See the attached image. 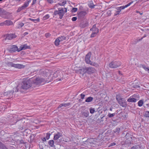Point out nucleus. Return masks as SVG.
Instances as JSON below:
<instances>
[{
  "mask_svg": "<svg viewBox=\"0 0 149 149\" xmlns=\"http://www.w3.org/2000/svg\"><path fill=\"white\" fill-rule=\"evenodd\" d=\"M58 10H55L54 11V15H58L59 16V18L61 19L64 14L67 12V9L65 8H58Z\"/></svg>",
  "mask_w": 149,
  "mask_h": 149,
  "instance_id": "nucleus-1",
  "label": "nucleus"
},
{
  "mask_svg": "<svg viewBox=\"0 0 149 149\" xmlns=\"http://www.w3.org/2000/svg\"><path fill=\"white\" fill-rule=\"evenodd\" d=\"M26 48L27 46L25 44L21 46L19 49H18V48L16 46L13 45L10 46L9 51L10 52H14L17 51L18 52H19L22 50L25 49Z\"/></svg>",
  "mask_w": 149,
  "mask_h": 149,
  "instance_id": "nucleus-2",
  "label": "nucleus"
},
{
  "mask_svg": "<svg viewBox=\"0 0 149 149\" xmlns=\"http://www.w3.org/2000/svg\"><path fill=\"white\" fill-rule=\"evenodd\" d=\"M32 81L31 79L24 80L22 82L21 88L24 89H27L31 86V83Z\"/></svg>",
  "mask_w": 149,
  "mask_h": 149,
  "instance_id": "nucleus-3",
  "label": "nucleus"
},
{
  "mask_svg": "<svg viewBox=\"0 0 149 149\" xmlns=\"http://www.w3.org/2000/svg\"><path fill=\"white\" fill-rule=\"evenodd\" d=\"M31 80L33 81V83L37 85L40 84L42 83L44 84L46 82V81L45 79L39 77L34 78L33 79H32Z\"/></svg>",
  "mask_w": 149,
  "mask_h": 149,
  "instance_id": "nucleus-4",
  "label": "nucleus"
},
{
  "mask_svg": "<svg viewBox=\"0 0 149 149\" xmlns=\"http://www.w3.org/2000/svg\"><path fill=\"white\" fill-rule=\"evenodd\" d=\"M7 65L9 67H12L18 69L24 68L25 67V66L22 64H15L11 62H8L7 63Z\"/></svg>",
  "mask_w": 149,
  "mask_h": 149,
  "instance_id": "nucleus-5",
  "label": "nucleus"
},
{
  "mask_svg": "<svg viewBox=\"0 0 149 149\" xmlns=\"http://www.w3.org/2000/svg\"><path fill=\"white\" fill-rule=\"evenodd\" d=\"M121 65V63L119 61H113L109 64V67L112 68H116L119 67Z\"/></svg>",
  "mask_w": 149,
  "mask_h": 149,
  "instance_id": "nucleus-6",
  "label": "nucleus"
},
{
  "mask_svg": "<svg viewBox=\"0 0 149 149\" xmlns=\"http://www.w3.org/2000/svg\"><path fill=\"white\" fill-rule=\"evenodd\" d=\"M133 3V1H132L130 2L129 3L123 6H121L117 7L116 8V9L118 10H119V11H120V12H121V10H123L125 9V8L127 7H128L130 6Z\"/></svg>",
  "mask_w": 149,
  "mask_h": 149,
  "instance_id": "nucleus-7",
  "label": "nucleus"
},
{
  "mask_svg": "<svg viewBox=\"0 0 149 149\" xmlns=\"http://www.w3.org/2000/svg\"><path fill=\"white\" fill-rule=\"evenodd\" d=\"M8 14V12L0 8V16L6 18V15Z\"/></svg>",
  "mask_w": 149,
  "mask_h": 149,
  "instance_id": "nucleus-8",
  "label": "nucleus"
},
{
  "mask_svg": "<svg viewBox=\"0 0 149 149\" xmlns=\"http://www.w3.org/2000/svg\"><path fill=\"white\" fill-rule=\"evenodd\" d=\"M91 55V52H89L86 55L85 60L86 63L87 64L91 63V61L90 59Z\"/></svg>",
  "mask_w": 149,
  "mask_h": 149,
  "instance_id": "nucleus-9",
  "label": "nucleus"
},
{
  "mask_svg": "<svg viewBox=\"0 0 149 149\" xmlns=\"http://www.w3.org/2000/svg\"><path fill=\"white\" fill-rule=\"evenodd\" d=\"M43 73V76L45 77L48 76V78H49V76L50 75L49 71L47 69L45 70H44L42 71Z\"/></svg>",
  "mask_w": 149,
  "mask_h": 149,
  "instance_id": "nucleus-10",
  "label": "nucleus"
},
{
  "mask_svg": "<svg viewBox=\"0 0 149 149\" xmlns=\"http://www.w3.org/2000/svg\"><path fill=\"white\" fill-rule=\"evenodd\" d=\"M87 72L89 74H91L96 72L95 69L93 68H87Z\"/></svg>",
  "mask_w": 149,
  "mask_h": 149,
  "instance_id": "nucleus-11",
  "label": "nucleus"
},
{
  "mask_svg": "<svg viewBox=\"0 0 149 149\" xmlns=\"http://www.w3.org/2000/svg\"><path fill=\"white\" fill-rule=\"evenodd\" d=\"M135 96V95L134 94L133 95L130 96L127 100V102H136L137 100L134 98Z\"/></svg>",
  "mask_w": 149,
  "mask_h": 149,
  "instance_id": "nucleus-12",
  "label": "nucleus"
},
{
  "mask_svg": "<svg viewBox=\"0 0 149 149\" xmlns=\"http://www.w3.org/2000/svg\"><path fill=\"white\" fill-rule=\"evenodd\" d=\"M16 37V36L14 34H9L6 36L5 40H11Z\"/></svg>",
  "mask_w": 149,
  "mask_h": 149,
  "instance_id": "nucleus-13",
  "label": "nucleus"
},
{
  "mask_svg": "<svg viewBox=\"0 0 149 149\" xmlns=\"http://www.w3.org/2000/svg\"><path fill=\"white\" fill-rule=\"evenodd\" d=\"M31 0H27L24 2L22 6L24 9L29 6V3L31 1Z\"/></svg>",
  "mask_w": 149,
  "mask_h": 149,
  "instance_id": "nucleus-14",
  "label": "nucleus"
},
{
  "mask_svg": "<svg viewBox=\"0 0 149 149\" xmlns=\"http://www.w3.org/2000/svg\"><path fill=\"white\" fill-rule=\"evenodd\" d=\"M87 68H83L79 69L78 71V72L80 74H84L86 72H87Z\"/></svg>",
  "mask_w": 149,
  "mask_h": 149,
  "instance_id": "nucleus-15",
  "label": "nucleus"
},
{
  "mask_svg": "<svg viewBox=\"0 0 149 149\" xmlns=\"http://www.w3.org/2000/svg\"><path fill=\"white\" fill-rule=\"evenodd\" d=\"M5 25L6 26H10L13 25V22L9 20H7L4 22Z\"/></svg>",
  "mask_w": 149,
  "mask_h": 149,
  "instance_id": "nucleus-16",
  "label": "nucleus"
},
{
  "mask_svg": "<svg viewBox=\"0 0 149 149\" xmlns=\"http://www.w3.org/2000/svg\"><path fill=\"white\" fill-rule=\"evenodd\" d=\"M87 13L86 11H82L79 13L78 14V16L81 17H83L87 14Z\"/></svg>",
  "mask_w": 149,
  "mask_h": 149,
  "instance_id": "nucleus-17",
  "label": "nucleus"
},
{
  "mask_svg": "<svg viewBox=\"0 0 149 149\" xmlns=\"http://www.w3.org/2000/svg\"><path fill=\"white\" fill-rule=\"evenodd\" d=\"M91 31H92L93 32L98 33L99 29L96 28V25L94 24L93 25L92 28L90 29Z\"/></svg>",
  "mask_w": 149,
  "mask_h": 149,
  "instance_id": "nucleus-18",
  "label": "nucleus"
},
{
  "mask_svg": "<svg viewBox=\"0 0 149 149\" xmlns=\"http://www.w3.org/2000/svg\"><path fill=\"white\" fill-rule=\"evenodd\" d=\"M66 3V1H63L61 3H59L58 4H56L54 6V8L58 7L59 5L60 6H63Z\"/></svg>",
  "mask_w": 149,
  "mask_h": 149,
  "instance_id": "nucleus-19",
  "label": "nucleus"
},
{
  "mask_svg": "<svg viewBox=\"0 0 149 149\" xmlns=\"http://www.w3.org/2000/svg\"><path fill=\"white\" fill-rule=\"evenodd\" d=\"M62 134L60 133H58L57 134H54V140H56L61 137Z\"/></svg>",
  "mask_w": 149,
  "mask_h": 149,
  "instance_id": "nucleus-20",
  "label": "nucleus"
},
{
  "mask_svg": "<svg viewBox=\"0 0 149 149\" xmlns=\"http://www.w3.org/2000/svg\"><path fill=\"white\" fill-rule=\"evenodd\" d=\"M142 148L140 145H135L132 147L131 149H142Z\"/></svg>",
  "mask_w": 149,
  "mask_h": 149,
  "instance_id": "nucleus-21",
  "label": "nucleus"
},
{
  "mask_svg": "<svg viewBox=\"0 0 149 149\" xmlns=\"http://www.w3.org/2000/svg\"><path fill=\"white\" fill-rule=\"evenodd\" d=\"M70 103H62L58 107V108H60L63 106L64 107H67L68 106L70 105Z\"/></svg>",
  "mask_w": 149,
  "mask_h": 149,
  "instance_id": "nucleus-22",
  "label": "nucleus"
},
{
  "mask_svg": "<svg viewBox=\"0 0 149 149\" xmlns=\"http://www.w3.org/2000/svg\"><path fill=\"white\" fill-rule=\"evenodd\" d=\"M93 97H89L87 98L85 100V102H90L93 100Z\"/></svg>",
  "mask_w": 149,
  "mask_h": 149,
  "instance_id": "nucleus-23",
  "label": "nucleus"
},
{
  "mask_svg": "<svg viewBox=\"0 0 149 149\" xmlns=\"http://www.w3.org/2000/svg\"><path fill=\"white\" fill-rule=\"evenodd\" d=\"M54 141L53 140H49L48 142V143L51 147H54Z\"/></svg>",
  "mask_w": 149,
  "mask_h": 149,
  "instance_id": "nucleus-24",
  "label": "nucleus"
},
{
  "mask_svg": "<svg viewBox=\"0 0 149 149\" xmlns=\"http://www.w3.org/2000/svg\"><path fill=\"white\" fill-rule=\"evenodd\" d=\"M28 19L34 22L35 23H36L37 22H39L40 21V19L39 18L36 19L29 18Z\"/></svg>",
  "mask_w": 149,
  "mask_h": 149,
  "instance_id": "nucleus-25",
  "label": "nucleus"
},
{
  "mask_svg": "<svg viewBox=\"0 0 149 149\" xmlns=\"http://www.w3.org/2000/svg\"><path fill=\"white\" fill-rule=\"evenodd\" d=\"M143 104V100H140L138 103V105L139 106L141 107L142 106Z\"/></svg>",
  "mask_w": 149,
  "mask_h": 149,
  "instance_id": "nucleus-26",
  "label": "nucleus"
},
{
  "mask_svg": "<svg viewBox=\"0 0 149 149\" xmlns=\"http://www.w3.org/2000/svg\"><path fill=\"white\" fill-rule=\"evenodd\" d=\"M60 42V41L59 40V39H58V38H57L55 40L54 42V43L55 45L56 46H58L59 45V43Z\"/></svg>",
  "mask_w": 149,
  "mask_h": 149,
  "instance_id": "nucleus-27",
  "label": "nucleus"
},
{
  "mask_svg": "<svg viewBox=\"0 0 149 149\" xmlns=\"http://www.w3.org/2000/svg\"><path fill=\"white\" fill-rule=\"evenodd\" d=\"M24 9H25L23 7H22V6H20L18 7L17 10V13H19L21 11Z\"/></svg>",
  "mask_w": 149,
  "mask_h": 149,
  "instance_id": "nucleus-28",
  "label": "nucleus"
},
{
  "mask_svg": "<svg viewBox=\"0 0 149 149\" xmlns=\"http://www.w3.org/2000/svg\"><path fill=\"white\" fill-rule=\"evenodd\" d=\"M0 149H7L4 145L0 142Z\"/></svg>",
  "mask_w": 149,
  "mask_h": 149,
  "instance_id": "nucleus-29",
  "label": "nucleus"
},
{
  "mask_svg": "<svg viewBox=\"0 0 149 149\" xmlns=\"http://www.w3.org/2000/svg\"><path fill=\"white\" fill-rule=\"evenodd\" d=\"M60 42L65 40L66 39V37L64 36H62L61 37L58 38Z\"/></svg>",
  "mask_w": 149,
  "mask_h": 149,
  "instance_id": "nucleus-30",
  "label": "nucleus"
},
{
  "mask_svg": "<svg viewBox=\"0 0 149 149\" xmlns=\"http://www.w3.org/2000/svg\"><path fill=\"white\" fill-rule=\"evenodd\" d=\"M88 64H91L93 66H94L95 67H97L98 66V65L97 64L95 63V62H93L91 61V63H89Z\"/></svg>",
  "mask_w": 149,
  "mask_h": 149,
  "instance_id": "nucleus-31",
  "label": "nucleus"
},
{
  "mask_svg": "<svg viewBox=\"0 0 149 149\" xmlns=\"http://www.w3.org/2000/svg\"><path fill=\"white\" fill-rule=\"evenodd\" d=\"M89 7L91 8H94L95 5H94L93 3H90L88 5Z\"/></svg>",
  "mask_w": 149,
  "mask_h": 149,
  "instance_id": "nucleus-32",
  "label": "nucleus"
},
{
  "mask_svg": "<svg viewBox=\"0 0 149 149\" xmlns=\"http://www.w3.org/2000/svg\"><path fill=\"white\" fill-rule=\"evenodd\" d=\"M95 111V109L92 107H91L90 109V112L92 114L94 113Z\"/></svg>",
  "mask_w": 149,
  "mask_h": 149,
  "instance_id": "nucleus-33",
  "label": "nucleus"
},
{
  "mask_svg": "<svg viewBox=\"0 0 149 149\" xmlns=\"http://www.w3.org/2000/svg\"><path fill=\"white\" fill-rule=\"evenodd\" d=\"M24 23H22V22H19L18 24V27L19 28H21L23 26H24Z\"/></svg>",
  "mask_w": 149,
  "mask_h": 149,
  "instance_id": "nucleus-34",
  "label": "nucleus"
},
{
  "mask_svg": "<svg viewBox=\"0 0 149 149\" xmlns=\"http://www.w3.org/2000/svg\"><path fill=\"white\" fill-rule=\"evenodd\" d=\"M116 113H109L108 116L109 118H111L112 117H113L115 115Z\"/></svg>",
  "mask_w": 149,
  "mask_h": 149,
  "instance_id": "nucleus-35",
  "label": "nucleus"
},
{
  "mask_svg": "<svg viewBox=\"0 0 149 149\" xmlns=\"http://www.w3.org/2000/svg\"><path fill=\"white\" fill-rule=\"evenodd\" d=\"M144 116L146 117H149V111H146L145 112Z\"/></svg>",
  "mask_w": 149,
  "mask_h": 149,
  "instance_id": "nucleus-36",
  "label": "nucleus"
},
{
  "mask_svg": "<svg viewBox=\"0 0 149 149\" xmlns=\"http://www.w3.org/2000/svg\"><path fill=\"white\" fill-rule=\"evenodd\" d=\"M49 17L50 16L49 15L47 14L44 16L43 19L44 20L47 19H48L49 18Z\"/></svg>",
  "mask_w": 149,
  "mask_h": 149,
  "instance_id": "nucleus-37",
  "label": "nucleus"
},
{
  "mask_svg": "<svg viewBox=\"0 0 149 149\" xmlns=\"http://www.w3.org/2000/svg\"><path fill=\"white\" fill-rule=\"evenodd\" d=\"M50 135L51 134L49 133H47L46 134V136L45 138L47 139L48 140L49 139Z\"/></svg>",
  "mask_w": 149,
  "mask_h": 149,
  "instance_id": "nucleus-38",
  "label": "nucleus"
},
{
  "mask_svg": "<svg viewBox=\"0 0 149 149\" xmlns=\"http://www.w3.org/2000/svg\"><path fill=\"white\" fill-rule=\"evenodd\" d=\"M98 33L93 32L92 34L91 35V38L95 36Z\"/></svg>",
  "mask_w": 149,
  "mask_h": 149,
  "instance_id": "nucleus-39",
  "label": "nucleus"
},
{
  "mask_svg": "<svg viewBox=\"0 0 149 149\" xmlns=\"http://www.w3.org/2000/svg\"><path fill=\"white\" fill-rule=\"evenodd\" d=\"M89 113L88 111L86 113H83V115L84 116L86 117H87L89 116Z\"/></svg>",
  "mask_w": 149,
  "mask_h": 149,
  "instance_id": "nucleus-40",
  "label": "nucleus"
},
{
  "mask_svg": "<svg viewBox=\"0 0 149 149\" xmlns=\"http://www.w3.org/2000/svg\"><path fill=\"white\" fill-rule=\"evenodd\" d=\"M120 13V11L119 10H116V13L114 14L115 16H116L117 15H119Z\"/></svg>",
  "mask_w": 149,
  "mask_h": 149,
  "instance_id": "nucleus-41",
  "label": "nucleus"
},
{
  "mask_svg": "<svg viewBox=\"0 0 149 149\" xmlns=\"http://www.w3.org/2000/svg\"><path fill=\"white\" fill-rule=\"evenodd\" d=\"M80 96L81 99L83 100L84 98L85 95L83 93H81L80 94Z\"/></svg>",
  "mask_w": 149,
  "mask_h": 149,
  "instance_id": "nucleus-42",
  "label": "nucleus"
},
{
  "mask_svg": "<svg viewBox=\"0 0 149 149\" xmlns=\"http://www.w3.org/2000/svg\"><path fill=\"white\" fill-rule=\"evenodd\" d=\"M77 10V8H73L72 11V12H75Z\"/></svg>",
  "mask_w": 149,
  "mask_h": 149,
  "instance_id": "nucleus-43",
  "label": "nucleus"
},
{
  "mask_svg": "<svg viewBox=\"0 0 149 149\" xmlns=\"http://www.w3.org/2000/svg\"><path fill=\"white\" fill-rule=\"evenodd\" d=\"M119 103L121 105L122 107H124L125 106V103L121 102L120 100L118 101Z\"/></svg>",
  "mask_w": 149,
  "mask_h": 149,
  "instance_id": "nucleus-44",
  "label": "nucleus"
},
{
  "mask_svg": "<svg viewBox=\"0 0 149 149\" xmlns=\"http://www.w3.org/2000/svg\"><path fill=\"white\" fill-rule=\"evenodd\" d=\"M119 103L121 105L122 107H124L125 106V103L121 102L120 100L118 101Z\"/></svg>",
  "mask_w": 149,
  "mask_h": 149,
  "instance_id": "nucleus-45",
  "label": "nucleus"
},
{
  "mask_svg": "<svg viewBox=\"0 0 149 149\" xmlns=\"http://www.w3.org/2000/svg\"><path fill=\"white\" fill-rule=\"evenodd\" d=\"M88 25V24L87 23H85V24H84V25L82 24L81 25V26L83 27H85L87 26Z\"/></svg>",
  "mask_w": 149,
  "mask_h": 149,
  "instance_id": "nucleus-46",
  "label": "nucleus"
},
{
  "mask_svg": "<svg viewBox=\"0 0 149 149\" xmlns=\"http://www.w3.org/2000/svg\"><path fill=\"white\" fill-rule=\"evenodd\" d=\"M77 19V18L76 17H73L72 19V21H75Z\"/></svg>",
  "mask_w": 149,
  "mask_h": 149,
  "instance_id": "nucleus-47",
  "label": "nucleus"
},
{
  "mask_svg": "<svg viewBox=\"0 0 149 149\" xmlns=\"http://www.w3.org/2000/svg\"><path fill=\"white\" fill-rule=\"evenodd\" d=\"M8 92L9 93H8L10 95L11 97H12L13 96V91H11L10 92Z\"/></svg>",
  "mask_w": 149,
  "mask_h": 149,
  "instance_id": "nucleus-48",
  "label": "nucleus"
},
{
  "mask_svg": "<svg viewBox=\"0 0 149 149\" xmlns=\"http://www.w3.org/2000/svg\"><path fill=\"white\" fill-rule=\"evenodd\" d=\"M45 35L47 38H48L50 36V34L49 33H46L45 34Z\"/></svg>",
  "mask_w": 149,
  "mask_h": 149,
  "instance_id": "nucleus-49",
  "label": "nucleus"
},
{
  "mask_svg": "<svg viewBox=\"0 0 149 149\" xmlns=\"http://www.w3.org/2000/svg\"><path fill=\"white\" fill-rule=\"evenodd\" d=\"M4 25H5L4 22L0 23V26H2Z\"/></svg>",
  "mask_w": 149,
  "mask_h": 149,
  "instance_id": "nucleus-50",
  "label": "nucleus"
},
{
  "mask_svg": "<svg viewBox=\"0 0 149 149\" xmlns=\"http://www.w3.org/2000/svg\"><path fill=\"white\" fill-rule=\"evenodd\" d=\"M47 2L50 3H52L53 2V0H47Z\"/></svg>",
  "mask_w": 149,
  "mask_h": 149,
  "instance_id": "nucleus-51",
  "label": "nucleus"
},
{
  "mask_svg": "<svg viewBox=\"0 0 149 149\" xmlns=\"http://www.w3.org/2000/svg\"><path fill=\"white\" fill-rule=\"evenodd\" d=\"M14 90H15V92L18 91V89L17 87H16L14 89Z\"/></svg>",
  "mask_w": 149,
  "mask_h": 149,
  "instance_id": "nucleus-52",
  "label": "nucleus"
},
{
  "mask_svg": "<svg viewBox=\"0 0 149 149\" xmlns=\"http://www.w3.org/2000/svg\"><path fill=\"white\" fill-rule=\"evenodd\" d=\"M107 13L108 14V15L109 16H110L111 14V12L110 11H109L107 12Z\"/></svg>",
  "mask_w": 149,
  "mask_h": 149,
  "instance_id": "nucleus-53",
  "label": "nucleus"
},
{
  "mask_svg": "<svg viewBox=\"0 0 149 149\" xmlns=\"http://www.w3.org/2000/svg\"><path fill=\"white\" fill-rule=\"evenodd\" d=\"M36 0H33L32 4L33 5L34 4L36 3Z\"/></svg>",
  "mask_w": 149,
  "mask_h": 149,
  "instance_id": "nucleus-54",
  "label": "nucleus"
},
{
  "mask_svg": "<svg viewBox=\"0 0 149 149\" xmlns=\"http://www.w3.org/2000/svg\"><path fill=\"white\" fill-rule=\"evenodd\" d=\"M146 35H144L143 36L142 38H141V39L140 40H142L143 38H145V37H146Z\"/></svg>",
  "mask_w": 149,
  "mask_h": 149,
  "instance_id": "nucleus-55",
  "label": "nucleus"
},
{
  "mask_svg": "<svg viewBox=\"0 0 149 149\" xmlns=\"http://www.w3.org/2000/svg\"><path fill=\"white\" fill-rule=\"evenodd\" d=\"M146 71H148L149 72V68H146L145 70Z\"/></svg>",
  "mask_w": 149,
  "mask_h": 149,
  "instance_id": "nucleus-56",
  "label": "nucleus"
},
{
  "mask_svg": "<svg viewBox=\"0 0 149 149\" xmlns=\"http://www.w3.org/2000/svg\"><path fill=\"white\" fill-rule=\"evenodd\" d=\"M142 67L143 68H144L145 70L146 68H147L144 65Z\"/></svg>",
  "mask_w": 149,
  "mask_h": 149,
  "instance_id": "nucleus-57",
  "label": "nucleus"
},
{
  "mask_svg": "<svg viewBox=\"0 0 149 149\" xmlns=\"http://www.w3.org/2000/svg\"><path fill=\"white\" fill-rule=\"evenodd\" d=\"M46 139L45 138H44L43 139V141H46Z\"/></svg>",
  "mask_w": 149,
  "mask_h": 149,
  "instance_id": "nucleus-58",
  "label": "nucleus"
},
{
  "mask_svg": "<svg viewBox=\"0 0 149 149\" xmlns=\"http://www.w3.org/2000/svg\"><path fill=\"white\" fill-rule=\"evenodd\" d=\"M58 79V81H61V80H62L63 79L61 78H60L59 79Z\"/></svg>",
  "mask_w": 149,
  "mask_h": 149,
  "instance_id": "nucleus-59",
  "label": "nucleus"
},
{
  "mask_svg": "<svg viewBox=\"0 0 149 149\" xmlns=\"http://www.w3.org/2000/svg\"><path fill=\"white\" fill-rule=\"evenodd\" d=\"M115 143H112V146H113V145H115Z\"/></svg>",
  "mask_w": 149,
  "mask_h": 149,
  "instance_id": "nucleus-60",
  "label": "nucleus"
},
{
  "mask_svg": "<svg viewBox=\"0 0 149 149\" xmlns=\"http://www.w3.org/2000/svg\"><path fill=\"white\" fill-rule=\"evenodd\" d=\"M109 110L111 111H112V109L111 108H110L109 109Z\"/></svg>",
  "mask_w": 149,
  "mask_h": 149,
  "instance_id": "nucleus-61",
  "label": "nucleus"
},
{
  "mask_svg": "<svg viewBox=\"0 0 149 149\" xmlns=\"http://www.w3.org/2000/svg\"><path fill=\"white\" fill-rule=\"evenodd\" d=\"M24 33L25 34V35H26L28 34V33H27V32H25V33Z\"/></svg>",
  "mask_w": 149,
  "mask_h": 149,
  "instance_id": "nucleus-62",
  "label": "nucleus"
},
{
  "mask_svg": "<svg viewBox=\"0 0 149 149\" xmlns=\"http://www.w3.org/2000/svg\"><path fill=\"white\" fill-rule=\"evenodd\" d=\"M56 75V73H55L54 74V75Z\"/></svg>",
  "mask_w": 149,
  "mask_h": 149,
  "instance_id": "nucleus-63",
  "label": "nucleus"
},
{
  "mask_svg": "<svg viewBox=\"0 0 149 149\" xmlns=\"http://www.w3.org/2000/svg\"><path fill=\"white\" fill-rule=\"evenodd\" d=\"M2 0H0V1H2Z\"/></svg>",
  "mask_w": 149,
  "mask_h": 149,
  "instance_id": "nucleus-64",
  "label": "nucleus"
}]
</instances>
